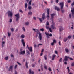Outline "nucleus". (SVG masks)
I'll return each instance as SVG.
<instances>
[{"label": "nucleus", "mask_w": 74, "mask_h": 74, "mask_svg": "<svg viewBox=\"0 0 74 74\" xmlns=\"http://www.w3.org/2000/svg\"><path fill=\"white\" fill-rule=\"evenodd\" d=\"M57 11H60V9H59V8H58L57 9Z\"/></svg>", "instance_id": "e2e57ef3"}, {"label": "nucleus", "mask_w": 74, "mask_h": 74, "mask_svg": "<svg viewBox=\"0 0 74 74\" xmlns=\"http://www.w3.org/2000/svg\"><path fill=\"white\" fill-rule=\"evenodd\" d=\"M10 29L11 30L12 32L14 31V28H11Z\"/></svg>", "instance_id": "a18cd8bd"}, {"label": "nucleus", "mask_w": 74, "mask_h": 74, "mask_svg": "<svg viewBox=\"0 0 74 74\" xmlns=\"http://www.w3.org/2000/svg\"><path fill=\"white\" fill-rule=\"evenodd\" d=\"M44 68L46 70L47 69V66H46V65H45V64H44Z\"/></svg>", "instance_id": "c85d7f7f"}, {"label": "nucleus", "mask_w": 74, "mask_h": 74, "mask_svg": "<svg viewBox=\"0 0 74 74\" xmlns=\"http://www.w3.org/2000/svg\"><path fill=\"white\" fill-rule=\"evenodd\" d=\"M51 29H52L53 30V29H55V25H51Z\"/></svg>", "instance_id": "4be33fe9"}, {"label": "nucleus", "mask_w": 74, "mask_h": 74, "mask_svg": "<svg viewBox=\"0 0 74 74\" xmlns=\"http://www.w3.org/2000/svg\"><path fill=\"white\" fill-rule=\"evenodd\" d=\"M40 31H42V32H44V28H42L40 29Z\"/></svg>", "instance_id": "7c9ffc66"}, {"label": "nucleus", "mask_w": 74, "mask_h": 74, "mask_svg": "<svg viewBox=\"0 0 74 74\" xmlns=\"http://www.w3.org/2000/svg\"><path fill=\"white\" fill-rule=\"evenodd\" d=\"M68 40V38L67 37H65L64 38L63 41L64 42H66Z\"/></svg>", "instance_id": "f3484780"}, {"label": "nucleus", "mask_w": 74, "mask_h": 74, "mask_svg": "<svg viewBox=\"0 0 74 74\" xmlns=\"http://www.w3.org/2000/svg\"><path fill=\"white\" fill-rule=\"evenodd\" d=\"M31 2H32V0H30V1L29 2V5H31Z\"/></svg>", "instance_id": "8fccbe9b"}, {"label": "nucleus", "mask_w": 74, "mask_h": 74, "mask_svg": "<svg viewBox=\"0 0 74 74\" xmlns=\"http://www.w3.org/2000/svg\"><path fill=\"white\" fill-rule=\"evenodd\" d=\"M60 32H61V31H62L63 30V27L61 26L60 27Z\"/></svg>", "instance_id": "a211bd4d"}, {"label": "nucleus", "mask_w": 74, "mask_h": 74, "mask_svg": "<svg viewBox=\"0 0 74 74\" xmlns=\"http://www.w3.org/2000/svg\"><path fill=\"white\" fill-rule=\"evenodd\" d=\"M44 58H45V60H47V55H45L44 56Z\"/></svg>", "instance_id": "a878e982"}, {"label": "nucleus", "mask_w": 74, "mask_h": 74, "mask_svg": "<svg viewBox=\"0 0 74 74\" xmlns=\"http://www.w3.org/2000/svg\"><path fill=\"white\" fill-rule=\"evenodd\" d=\"M44 49H42V51H41V52H42V53L43 52H44Z\"/></svg>", "instance_id": "338daca9"}, {"label": "nucleus", "mask_w": 74, "mask_h": 74, "mask_svg": "<svg viewBox=\"0 0 74 74\" xmlns=\"http://www.w3.org/2000/svg\"><path fill=\"white\" fill-rule=\"evenodd\" d=\"M69 18H71V14H69Z\"/></svg>", "instance_id": "4c0bfd02"}, {"label": "nucleus", "mask_w": 74, "mask_h": 74, "mask_svg": "<svg viewBox=\"0 0 74 74\" xmlns=\"http://www.w3.org/2000/svg\"><path fill=\"white\" fill-rule=\"evenodd\" d=\"M26 53H27V55H30V52H29V51L27 50V51Z\"/></svg>", "instance_id": "aec40b11"}, {"label": "nucleus", "mask_w": 74, "mask_h": 74, "mask_svg": "<svg viewBox=\"0 0 74 74\" xmlns=\"http://www.w3.org/2000/svg\"><path fill=\"white\" fill-rule=\"evenodd\" d=\"M29 72L30 74H34V71H32V70H31V69H29Z\"/></svg>", "instance_id": "ddd939ff"}, {"label": "nucleus", "mask_w": 74, "mask_h": 74, "mask_svg": "<svg viewBox=\"0 0 74 74\" xmlns=\"http://www.w3.org/2000/svg\"><path fill=\"white\" fill-rule=\"evenodd\" d=\"M54 43H56V40H55V39H54L53 41V42Z\"/></svg>", "instance_id": "473e14b6"}, {"label": "nucleus", "mask_w": 74, "mask_h": 74, "mask_svg": "<svg viewBox=\"0 0 74 74\" xmlns=\"http://www.w3.org/2000/svg\"><path fill=\"white\" fill-rule=\"evenodd\" d=\"M46 27L47 30H48L49 29V26H46Z\"/></svg>", "instance_id": "bb28decb"}, {"label": "nucleus", "mask_w": 74, "mask_h": 74, "mask_svg": "<svg viewBox=\"0 0 74 74\" xmlns=\"http://www.w3.org/2000/svg\"><path fill=\"white\" fill-rule=\"evenodd\" d=\"M15 74H17V72H16V71H15Z\"/></svg>", "instance_id": "774afa93"}, {"label": "nucleus", "mask_w": 74, "mask_h": 74, "mask_svg": "<svg viewBox=\"0 0 74 74\" xmlns=\"http://www.w3.org/2000/svg\"><path fill=\"white\" fill-rule=\"evenodd\" d=\"M68 39H70V38H71V36L70 35H69L68 37Z\"/></svg>", "instance_id": "2f4dec72"}, {"label": "nucleus", "mask_w": 74, "mask_h": 74, "mask_svg": "<svg viewBox=\"0 0 74 74\" xmlns=\"http://www.w3.org/2000/svg\"><path fill=\"white\" fill-rule=\"evenodd\" d=\"M71 2V1L70 0H68V3H69Z\"/></svg>", "instance_id": "6e6d98bb"}, {"label": "nucleus", "mask_w": 74, "mask_h": 74, "mask_svg": "<svg viewBox=\"0 0 74 74\" xmlns=\"http://www.w3.org/2000/svg\"><path fill=\"white\" fill-rule=\"evenodd\" d=\"M20 55H24V54L25 53V51L24 50L23 51L20 52Z\"/></svg>", "instance_id": "2eb2a0df"}, {"label": "nucleus", "mask_w": 74, "mask_h": 74, "mask_svg": "<svg viewBox=\"0 0 74 74\" xmlns=\"http://www.w3.org/2000/svg\"><path fill=\"white\" fill-rule=\"evenodd\" d=\"M41 61V59L40 58L38 61V62L39 63H40V61Z\"/></svg>", "instance_id": "052dcab7"}, {"label": "nucleus", "mask_w": 74, "mask_h": 74, "mask_svg": "<svg viewBox=\"0 0 74 74\" xmlns=\"http://www.w3.org/2000/svg\"><path fill=\"white\" fill-rule=\"evenodd\" d=\"M33 18L35 20H36V17H33Z\"/></svg>", "instance_id": "680f3d73"}, {"label": "nucleus", "mask_w": 74, "mask_h": 74, "mask_svg": "<svg viewBox=\"0 0 74 74\" xmlns=\"http://www.w3.org/2000/svg\"><path fill=\"white\" fill-rule=\"evenodd\" d=\"M56 56L55 55H53L52 56V60H55V58Z\"/></svg>", "instance_id": "9d476101"}, {"label": "nucleus", "mask_w": 74, "mask_h": 74, "mask_svg": "<svg viewBox=\"0 0 74 74\" xmlns=\"http://www.w3.org/2000/svg\"><path fill=\"white\" fill-rule=\"evenodd\" d=\"M34 48H36V47H37V45H36V44H35L34 45Z\"/></svg>", "instance_id": "13d9d810"}, {"label": "nucleus", "mask_w": 74, "mask_h": 74, "mask_svg": "<svg viewBox=\"0 0 74 74\" xmlns=\"http://www.w3.org/2000/svg\"><path fill=\"white\" fill-rule=\"evenodd\" d=\"M47 12L48 14V15L47 16V18H49V9H48L47 10Z\"/></svg>", "instance_id": "0eeeda50"}, {"label": "nucleus", "mask_w": 74, "mask_h": 74, "mask_svg": "<svg viewBox=\"0 0 74 74\" xmlns=\"http://www.w3.org/2000/svg\"><path fill=\"white\" fill-rule=\"evenodd\" d=\"M71 12L72 14V16H73V17H74V8H72V9L71 10Z\"/></svg>", "instance_id": "1a4fd4ad"}, {"label": "nucleus", "mask_w": 74, "mask_h": 74, "mask_svg": "<svg viewBox=\"0 0 74 74\" xmlns=\"http://www.w3.org/2000/svg\"><path fill=\"white\" fill-rule=\"evenodd\" d=\"M45 34H46V36H47V38H50V37L48 36H49V34L48 33H47V32H45Z\"/></svg>", "instance_id": "9b49d317"}, {"label": "nucleus", "mask_w": 74, "mask_h": 74, "mask_svg": "<svg viewBox=\"0 0 74 74\" xmlns=\"http://www.w3.org/2000/svg\"><path fill=\"white\" fill-rule=\"evenodd\" d=\"M28 49L29 50L30 52H32V47H28Z\"/></svg>", "instance_id": "dca6fc26"}, {"label": "nucleus", "mask_w": 74, "mask_h": 74, "mask_svg": "<svg viewBox=\"0 0 74 74\" xmlns=\"http://www.w3.org/2000/svg\"><path fill=\"white\" fill-rule=\"evenodd\" d=\"M25 7L26 8L27 7V3H25Z\"/></svg>", "instance_id": "c756f323"}, {"label": "nucleus", "mask_w": 74, "mask_h": 74, "mask_svg": "<svg viewBox=\"0 0 74 74\" xmlns=\"http://www.w3.org/2000/svg\"><path fill=\"white\" fill-rule=\"evenodd\" d=\"M15 16L16 17V21L17 22H18L19 21V18L20 17H19V14H16L15 15Z\"/></svg>", "instance_id": "7ed1b4c3"}, {"label": "nucleus", "mask_w": 74, "mask_h": 74, "mask_svg": "<svg viewBox=\"0 0 74 74\" xmlns=\"http://www.w3.org/2000/svg\"><path fill=\"white\" fill-rule=\"evenodd\" d=\"M48 70L49 71H52V70L51 69V68L50 67H49L48 68Z\"/></svg>", "instance_id": "c9c22d12"}, {"label": "nucleus", "mask_w": 74, "mask_h": 74, "mask_svg": "<svg viewBox=\"0 0 74 74\" xmlns=\"http://www.w3.org/2000/svg\"><path fill=\"white\" fill-rule=\"evenodd\" d=\"M49 30L50 32H52V29H51V28H49Z\"/></svg>", "instance_id": "e433bc0d"}, {"label": "nucleus", "mask_w": 74, "mask_h": 74, "mask_svg": "<svg viewBox=\"0 0 74 74\" xmlns=\"http://www.w3.org/2000/svg\"><path fill=\"white\" fill-rule=\"evenodd\" d=\"M61 42L60 41H59V45L60 46H61V43H60Z\"/></svg>", "instance_id": "09e8293b"}, {"label": "nucleus", "mask_w": 74, "mask_h": 74, "mask_svg": "<svg viewBox=\"0 0 74 74\" xmlns=\"http://www.w3.org/2000/svg\"><path fill=\"white\" fill-rule=\"evenodd\" d=\"M39 45H42V44H38V47H39Z\"/></svg>", "instance_id": "49530a36"}, {"label": "nucleus", "mask_w": 74, "mask_h": 74, "mask_svg": "<svg viewBox=\"0 0 74 74\" xmlns=\"http://www.w3.org/2000/svg\"><path fill=\"white\" fill-rule=\"evenodd\" d=\"M12 19H10L9 20L10 22L11 23L12 22Z\"/></svg>", "instance_id": "c03bdc74"}, {"label": "nucleus", "mask_w": 74, "mask_h": 74, "mask_svg": "<svg viewBox=\"0 0 74 74\" xmlns=\"http://www.w3.org/2000/svg\"><path fill=\"white\" fill-rule=\"evenodd\" d=\"M65 50L66 52L67 53H68L69 52V49L67 48H65Z\"/></svg>", "instance_id": "6ab92c4d"}, {"label": "nucleus", "mask_w": 74, "mask_h": 74, "mask_svg": "<svg viewBox=\"0 0 74 74\" xmlns=\"http://www.w3.org/2000/svg\"><path fill=\"white\" fill-rule=\"evenodd\" d=\"M42 19L43 20H44V19H45V13H43L42 15Z\"/></svg>", "instance_id": "4468645a"}, {"label": "nucleus", "mask_w": 74, "mask_h": 74, "mask_svg": "<svg viewBox=\"0 0 74 74\" xmlns=\"http://www.w3.org/2000/svg\"><path fill=\"white\" fill-rule=\"evenodd\" d=\"M62 58H60L59 60V62H62Z\"/></svg>", "instance_id": "ea45409f"}, {"label": "nucleus", "mask_w": 74, "mask_h": 74, "mask_svg": "<svg viewBox=\"0 0 74 74\" xmlns=\"http://www.w3.org/2000/svg\"><path fill=\"white\" fill-rule=\"evenodd\" d=\"M71 66H74V62L72 63L71 65Z\"/></svg>", "instance_id": "79ce46f5"}, {"label": "nucleus", "mask_w": 74, "mask_h": 74, "mask_svg": "<svg viewBox=\"0 0 74 74\" xmlns=\"http://www.w3.org/2000/svg\"><path fill=\"white\" fill-rule=\"evenodd\" d=\"M74 5V2H73V3H72L71 4V6H72V7H73Z\"/></svg>", "instance_id": "58836bf2"}, {"label": "nucleus", "mask_w": 74, "mask_h": 74, "mask_svg": "<svg viewBox=\"0 0 74 74\" xmlns=\"http://www.w3.org/2000/svg\"><path fill=\"white\" fill-rule=\"evenodd\" d=\"M25 66H26V68H28V63L27 62H26V63Z\"/></svg>", "instance_id": "393cba45"}, {"label": "nucleus", "mask_w": 74, "mask_h": 74, "mask_svg": "<svg viewBox=\"0 0 74 74\" xmlns=\"http://www.w3.org/2000/svg\"><path fill=\"white\" fill-rule=\"evenodd\" d=\"M29 24V22H26L25 23V25H28Z\"/></svg>", "instance_id": "72a5a7b5"}, {"label": "nucleus", "mask_w": 74, "mask_h": 74, "mask_svg": "<svg viewBox=\"0 0 74 74\" xmlns=\"http://www.w3.org/2000/svg\"><path fill=\"white\" fill-rule=\"evenodd\" d=\"M58 8H59L58 7H57L56 6L55 7V10H57V9H58Z\"/></svg>", "instance_id": "bf43d9fd"}, {"label": "nucleus", "mask_w": 74, "mask_h": 74, "mask_svg": "<svg viewBox=\"0 0 74 74\" xmlns=\"http://www.w3.org/2000/svg\"><path fill=\"white\" fill-rule=\"evenodd\" d=\"M8 36L9 37H10V36H11V33L8 32Z\"/></svg>", "instance_id": "f704fd0d"}, {"label": "nucleus", "mask_w": 74, "mask_h": 74, "mask_svg": "<svg viewBox=\"0 0 74 74\" xmlns=\"http://www.w3.org/2000/svg\"><path fill=\"white\" fill-rule=\"evenodd\" d=\"M60 5L61 6V10L62 13H63L64 12V10L63 9V5H64V3L63 2H61L60 3Z\"/></svg>", "instance_id": "f257e3e1"}, {"label": "nucleus", "mask_w": 74, "mask_h": 74, "mask_svg": "<svg viewBox=\"0 0 74 74\" xmlns=\"http://www.w3.org/2000/svg\"><path fill=\"white\" fill-rule=\"evenodd\" d=\"M28 14L30 15H32V12L31 11H29L28 12Z\"/></svg>", "instance_id": "5701e85b"}, {"label": "nucleus", "mask_w": 74, "mask_h": 74, "mask_svg": "<svg viewBox=\"0 0 74 74\" xmlns=\"http://www.w3.org/2000/svg\"><path fill=\"white\" fill-rule=\"evenodd\" d=\"M14 67V65H12L10 66L9 69V71H10L11 70V71H12V69H13V67Z\"/></svg>", "instance_id": "6e6552de"}, {"label": "nucleus", "mask_w": 74, "mask_h": 74, "mask_svg": "<svg viewBox=\"0 0 74 74\" xmlns=\"http://www.w3.org/2000/svg\"><path fill=\"white\" fill-rule=\"evenodd\" d=\"M51 20H52V23H53V18H54V16H55V15H56L55 14L53 13L51 14Z\"/></svg>", "instance_id": "20e7f679"}, {"label": "nucleus", "mask_w": 74, "mask_h": 74, "mask_svg": "<svg viewBox=\"0 0 74 74\" xmlns=\"http://www.w3.org/2000/svg\"><path fill=\"white\" fill-rule=\"evenodd\" d=\"M68 58H69L70 59V60H73V59L72 58L68 57L67 56H65V58L63 60V62H67V60H68Z\"/></svg>", "instance_id": "f03ea898"}, {"label": "nucleus", "mask_w": 74, "mask_h": 74, "mask_svg": "<svg viewBox=\"0 0 74 74\" xmlns=\"http://www.w3.org/2000/svg\"><path fill=\"white\" fill-rule=\"evenodd\" d=\"M49 36H50V37H52V34H49Z\"/></svg>", "instance_id": "864d4df0"}, {"label": "nucleus", "mask_w": 74, "mask_h": 74, "mask_svg": "<svg viewBox=\"0 0 74 74\" xmlns=\"http://www.w3.org/2000/svg\"><path fill=\"white\" fill-rule=\"evenodd\" d=\"M5 60H8V57H5Z\"/></svg>", "instance_id": "4d7b16f0"}, {"label": "nucleus", "mask_w": 74, "mask_h": 74, "mask_svg": "<svg viewBox=\"0 0 74 74\" xmlns=\"http://www.w3.org/2000/svg\"><path fill=\"white\" fill-rule=\"evenodd\" d=\"M49 23L48 22V21H47L46 22V26H49Z\"/></svg>", "instance_id": "b1692460"}, {"label": "nucleus", "mask_w": 74, "mask_h": 74, "mask_svg": "<svg viewBox=\"0 0 74 74\" xmlns=\"http://www.w3.org/2000/svg\"><path fill=\"white\" fill-rule=\"evenodd\" d=\"M22 29H23V30L24 31V32H25V27H23Z\"/></svg>", "instance_id": "37998d69"}, {"label": "nucleus", "mask_w": 74, "mask_h": 74, "mask_svg": "<svg viewBox=\"0 0 74 74\" xmlns=\"http://www.w3.org/2000/svg\"><path fill=\"white\" fill-rule=\"evenodd\" d=\"M8 16H12V12L10 11H8Z\"/></svg>", "instance_id": "423d86ee"}, {"label": "nucleus", "mask_w": 74, "mask_h": 74, "mask_svg": "<svg viewBox=\"0 0 74 74\" xmlns=\"http://www.w3.org/2000/svg\"><path fill=\"white\" fill-rule=\"evenodd\" d=\"M39 21H40V22H42V19H41V18H39Z\"/></svg>", "instance_id": "603ef678"}, {"label": "nucleus", "mask_w": 74, "mask_h": 74, "mask_svg": "<svg viewBox=\"0 0 74 74\" xmlns=\"http://www.w3.org/2000/svg\"><path fill=\"white\" fill-rule=\"evenodd\" d=\"M18 67V65H16L14 67V69H16V68H17Z\"/></svg>", "instance_id": "a19ab883"}, {"label": "nucleus", "mask_w": 74, "mask_h": 74, "mask_svg": "<svg viewBox=\"0 0 74 74\" xmlns=\"http://www.w3.org/2000/svg\"><path fill=\"white\" fill-rule=\"evenodd\" d=\"M39 39H40V40H41H41H42V36H41V34L40 33L39 34Z\"/></svg>", "instance_id": "f8f14e48"}, {"label": "nucleus", "mask_w": 74, "mask_h": 74, "mask_svg": "<svg viewBox=\"0 0 74 74\" xmlns=\"http://www.w3.org/2000/svg\"><path fill=\"white\" fill-rule=\"evenodd\" d=\"M25 36L23 34H22L21 36V37L22 38H23L25 37Z\"/></svg>", "instance_id": "412c9836"}, {"label": "nucleus", "mask_w": 74, "mask_h": 74, "mask_svg": "<svg viewBox=\"0 0 74 74\" xmlns=\"http://www.w3.org/2000/svg\"><path fill=\"white\" fill-rule=\"evenodd\" d=\"M17 63H18V64L19 65H21V63H20L19 62H17Z\"/></svg>", "instance_id": "de8ad7c7"}, {"label": "nucleus", "mask_w": 74, "mask_h": 74, "mask_svg": "<svg viewBox=\"0 0 74 74\" xmlns=\"http://www.w3.org/2000/svg\"><path fill=\"white\" fill-rule=\"evenodd\" d=\"M21 42L22 44H23V47H25V40H24L23 39H21Z\"/></svg>", "instance_id": "39448f33"}, {"label": "nucleus", "mask_w": 74, "mask_h": 74, "mask_svg": "<svg viewBox=\"0 0 74 74\" xmlns=\"http://www.w3.org/2000/svg\"><path fill=\"white\" fill-rule=\"evenodd\" d=\"M56 3H58L59 2V0H56Z\"/></svg>", "instance_id": "69168bd1"}, {"label": "nucleus", "mask_w": 74, "mask_h": 74, "mask_svg": "<svg viewBox=\"0 0 74 74\" xmlns=\"http://www.w3.org/2000/svg\"><path fill=\"white\" fill-rule=\"evenodd\" d=\"M35 65H34V64H32V67H35Z\"/></svg>", "instance_id": "0e129e2a"}, {"label": "nucleus", "mask_w": 74, "mask_h": 74, "mask_svg": "<svg viewBox=\"0 0 74 74\" xmlns=\"http://www.w3.org/2000/svg\"><path fill=\"white\" fill-rule=\"evenodd\" d=\"M36 31L37 33H38V32H39V30H38L37 29H36Z\"/></svg>", "instance_id": "5fc2aeb1"}, {"label": "nucleus", "mask_w": 74, "mask_h": 74, "mask_svg": "<svg viewBox=\"0 0 74 74\" xmlns=\"http://www.w3.org/2000/svg\"><path fill=\"white\" fill-rule=\"evenodd\" d=\"M28 8L29 10H31V9H32V6H29L28 7Z\"/></svg>", "instance_id": "cd10ccee"}, {"label": "nucleus", "mask_w": 74, "mask_h": 74, "mask_svg": "<svg viewBox=\"0 0 74 74\" xmlns=\"http://www.w3.org/2000/svg\"><path fill=\"white\" fill-rule=\"evenodd\" d=\"M19 11L20 12H21V13H23V11H22V10L21 9L19 10Z\"/></svg>", "instance_id": "3c124183"}]
</instances>
